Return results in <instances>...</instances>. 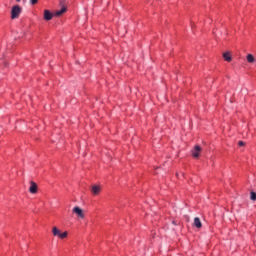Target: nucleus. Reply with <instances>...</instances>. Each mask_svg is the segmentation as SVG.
<instances>
[{"mask_svg": "<svg viewBox=\"0 0 256 256\" xmlns=\"http://www.w3.org/2000/svg\"><path fill=\"white\" fill-rule=\"evenodd\" d=\"M21 11H23V8L19 5H15L12 7L11 10V19H19V15H21Z\"/></svg>", "mask_w": 256, "mask_h": 256, "instance_id": "1", "label": "nucleus"}, {"mask_svg": "<svg viewBox=\"0 0 256 256\" xmlns=\"http://www.w3.org/2000/svg\"><path fill=\"white\" fill-rule=\"evenodd\" d=\"M52 234L54 237H59L60 239H67V235H69L67 231L61 233V230H59L57 227L52 228Z\"/></svg>", "mask_w": 256, "mask_h": 256, "instance_id": "2", "label": "nucleus"}, {"mask_svg": "<svg viewBox=\"0 0 256 256\" xmlns=\"http://www.w3.org/2000/svg\"><path fill=\"white\" fill-rule=\"evenodd\" d=\"M72 213H75L79 219H85V213L79 206H75L72 210Z\"/></svg>", "mask_w": 256, "mask_h": 256, "instance_id": "3", "label": "nucleus"}, {"mask_svg": "<svg viewBox=\"0 0 256 256\" xmlns=\"http://www.w3.org/2000/svg\"><path fill=\"white\" fill-rule=\"evenodd\" d=\"M53 16H55V14L51 13V11L44 10V19H45V21H51L53 19Z\"/></svg>", "mask_w": 256, "mask_h": 256, "instance_id": "4", "label": "nucleus"}, {"mask_svg": "<svg viewBox=\"0 0 256 256\" xmlns=\"http://www.w3.org/2000/svg\"><path fill=\"white\" fill-rule=\"evenodd\" d=\"M37 183H35L34 181H31L30 182V188H29V191L32 195H35V193H37Z\"/></svg>", "mask_w": 256, "mask_h": 256, "instance_id": "5", "label": "nucleus"}, {"mask_svg": "<svg viewBox=\"0 0 256 256\" xmlns=\"http://www.w3.org/2000/svg\"><path fill=\"white\" fill-rule=\"evenodd\" d=\"M199 153H201V146L196 145L192 150V156L197 159L199 157Z\"/></svg>", "mask_w": 256, "mask_h": 256, "instance_id": "6", "label": "nucleus"}, {"mask_svg": "<svg viewBox=\"0 0 256 256\" xmlns=\"http://www.w3.org/2000/svg\"><path fill=\"white\" fill-rule=\"evenodd\" d=\"M92 195H99L101 193V186L93 185L91 189Z\"/></svg>", "mask_w": 256, "mask_h": 256, "instance_id": "7", "label": "nucleus"}, {"mask_svg": "<svg viewBox=\"0 0 256 256\" xmlns=\"http://www.w3.org/2000/svg\"><path fill=\"white\" fill-rule=\"evenodd\" d=\"M64 13H67V8L62 7L61 10H58L54 13V17H61Z\"/></svg>", "mask_w": 256, "mask_h": 256, "instance_id": "8", "label": "nucleus"}, {"mask_svg": "<svg viewBox=\"0 0 256 256\" xmlns=\"http://www.w3.org/2000/svg\"><path fill=\"white\" fill-rule=\"evenodd\" d=\"M194 227H197V229H201V227H203V224L201 223V219H199V217L194 218Z\"/></svg>", "mask_w": 256, "mask_h": 256, "instance_id": "9", "label": "nucleus"}, {"mask_svg": "<svg viewBox=\"0 0 256 256\" xmlns=\"http://www.w3.org/2000/svg\"><path fill=\"white\" fill-rule=\"evenodd\" d=\"M223 57H224V59H225L228 63H230V61H232L231 53H229V52H225V53L223 54Z\"/></svg>", "mask_w": 256, "mask_h": 256, "instance_id": "10", "label": "nucleus"}, {"mask_svg": "<svg viewBox=\"0 0 256 256\" xmlns=\"http://www.w3.org/2000/svg\"><path fill=\"white\" fill-rule=\"evenodd\" d=\"M250 199L251 201H256V193L254 191L250 193Z\"/></svg>", "mask_w": 256, "mask_h": 256, "instance_id": "11", "label": "nucleus"}, {"mask_svg": "<svg viewBox=\"0 0 256 256\" xmlns=\"http://www.w3.org/2000/svg\"><path fill=\"white\" fill-rule=\"evenodd\" d=\"M39 3V0H30V4L37 5Z\"/></svg>", "mask_w": 256, "mask_h": 256, "instance_id": "12", "label": "nucleus"}, {"mask_svg": "<svg viewBox=\"0 0 256 256\" xmlns=\"http://www.w3.org/2000/svg\"><path fill=\"white\" fill-rule=\"evenodd\" d=\"M238 145H239V147H244V146H245V142L239 141V142H238Z\"/></svg>", "mask_w": 256, "mask_h": 256, "instance_id": "13", "label": "nucleus"}, {"mask_svg": "<svg viewBox=\"0 0 256 256\" xmlns=\"http://www.w3.org/2000/svg\"><path fill=\"white\" fill-rule=\"evenodd\" d=\"M17 1V3H20L21 2V0H16Z\"/></svg>", "mask_w": 256, "mask_h": 256, "instance_id": "14", "label": "nucleus"}]
</instances>
